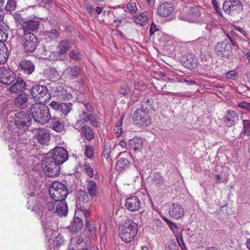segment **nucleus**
<instances>
[{
	"mask_svg": "<svg viewBox=\"0 0 250 250\" xmlns=\"http://www.w3.org/2000/svg\"><path fill=\"white\" fill-rule=\"evenodd\" d=\"M30 113L35 122L42 124L47 123L51 119L48 106L41 102L32 104L30 108Z\"/></svg>",
	"mask_w": 250,
	"mask_h": 250,
	"instance_id": "f257e3e1",
	"label": "nucleus"
},
{
	"mask_svg": "<svg viewBox=\"0 0 250 250\" xmlns=\"http://www.w3.org/2000/svg\"><path fill=\"white\" fill-rule=\"evenodd\" d=\"M138 230L137 224L132 219H127L124 224L119 227V236L122 241L129 243L136 236Z\"/></svg>",
	"mask_w": 250,
	"mask_h": 250,
	"instance_id": "f03ea898",
	"label": "nucleus"
},
{
	"mask_svg": "<svg viewBox=\"0 0 250 250\" xmlns=\"http://www.w3.org/2000/svg\"><path fill=\"white\" fill-rule=\"evenodd\" d=\"M49 192L55 202L65 200L68 193L66 186L60 182L52 183L49 187Z\"/></svg>",
	"mask_w": 250,
	"mask_h": 250,
	"instance_id": "7ed1b4c3",
	"label": "nucleus"
},
{
	"mask_svg": "<svg viewBox=\"0 0 250 250\" xmlns=\"http://www.w3.org/2000/svg\"><path fill=\"white\" fill-rule=\"evenodd\" d=\"M57 162L51 158L50 155H47L43 157L42 165L43 170L46 175L51 177H56L60 174L61 164Z\"/></svg>",
	"mask_w": 250,
	"mask_h": 250,
	"instance_id": "20e7f679",
	"label": "nucleus"
},
{
	"mask_svg": "<svg viewBox=\"0 0 250 250\" xmlns=\"http://www.w3.org/2000/svg\"><path fill=\"white\" fill-rule=\"evenodd\" d=\"M18 38L22 44L24 52L29 55L34 52L36 49L38 39L34 34L26 35L18 34Z\"/></svg>",
	"mask_w": 250,
	"mask_h": 250,
	"instance_id": "39448f33",
	"label": "nucleus"
},
{
	"mask_svg": "<svg viewBox=\"0 0 250 250\" xmlns=\"http://www.w3.org/2000/svg\"><path fill=\"white\" fill-rule=\"evenodd\" d=\"M40 18H38L34 16L32 18L29 17L28 20L21 26L19 29L18 33H20V30L22 31V34L26 35V34H33L32 32L37 31L39 28L40 21Z\"/></svg>",
	"mask_w": 250,
	"mask_h": 250,
	"instance_id": "423d86ee",
	"label": "nucleus"
},
{
	"mask_svg": "<svg viewBox=\"0 0 250 250\" xmlns=\"http://www.w3.org/2000/svg\"><path fill=\"white\" fill-rule=\"evenodd\" d=\"M31 118L29 115L24 111L18 112L15 114L14 123L19 129L23 130L27 129L31 124Z\"/></svg>",
	"mask_w": 250,
	"mask_h": 250,
	"instance_id": "0eeeda50",
	"label": "nucleus"
},
{
	"mask_svg": "<svg viewBox=\"0 0 250 250\" xmlns=\"http://www.w3.org/2000/svg\"><path fill=\"white\" fill-rule=\"evenodd\" d=\"M47 155H50L57 163L62 165L66 162L68 158L67 150L61 146H56Z\"/></svg>",
	"mask_w": 250,
	"mask_h": 250,
	"instance_id": "6e6552de",
	"label": "nucleus"
},
{
	"mask_svg": "<svg viewBox=\"0 0 250 250\" xmlns=\"http://www.w3.org/2000/svg\"><path fill=\"white\" fill-rule=\"evenodd\" d=\"M16 79L14 72L8 66L0 67V82L5 85L12 84Z\"/></svg>",
	"mask_w": 250,
	"mask_h": 250,
	"instance_id": "1a4fd4ad",
	"label": "nucleus"
},
{
	"mask_svg": "<svg viewBox=\"0 0 250 250\" xmlns=\"http://www.w3.org/2000/svg\"><path fill=\"white\" fill-rule=\"evenodd\" d=\"M215 50L217 55L220 58H229L232 53L231 46L227 41L217 43Z\"/></svg>",
	"mask_w": 250,
	"mask_h": 250,
	"instance_id": "9d476101",
	"label": "nucleus"
},
{
	"mask_svg": "<svg viewBox=\"0 0 250 250\" xmlns=\"http://www.w3.org/2000/svg\"><path fill=\"white\" fill-rule=\"evenodd\" d=\"M31 93L35 101H45L46 99L44 97L48 94V90L46 86L36 84L32 88Z\"/></svg>",
	"mask_w": 250,
	"mask_h": 250,
	"instance_id": "9b49d317",
	"label": "nucleus"
},
{
	"mask_svg": "<svg viewBox=\"0 0 250 250\" xmlns=\"http://www.w3.org/2000/svg\"><path fill=\"white\" fill-rule=\"evenodd\" d=\"M51 90L53 96L56 97L59 100L70 99L72 97L64 86L58 83L55 86H51Z\"/></svg>",
	"mask_w": 250,
	"mask_h": 250,
	"instance_id": "f8f14e48",
	"label": "nucleus"
},
{
	"mask_svg": "<svg viewBox=\"0 0 250 250\" xmlns=\"http://www.w3.org/2000/svg\"><path fill=\"white\" fill-rule=\"evenodd\" d=\"M125 206L129 211L134 212L140 209L141 202L138 197L132 196L126 199Z\"/></svg>",
	"mask_w": 250,
	"mask_h": 250,
	"instance_id": "ddd939ff",
	"label": "nucleus"
},
{
	"mask_svg": "<svg viewBox=\"0 0 250 250\" xmlns=\"http://www.w3.org/2000/svg\"><path fill=\"white\" fill-rule=\"evenodd\" d=\"M182 62L183 65L189 69H195L197 66V61L195 55L192 54H188L182 57Z\"/></svg>",
	"mask_w": 250,
	"mask_h": 250,
	"instance_id": "4468645a",
	"label": "nucleus"
},
{
	"mask_svg": "<svg viewBox=\"0 0 250 250\" xmlns=\"http://www.w3.org/2000/svg\"><path fill=\"white\" fill-rule=\"evenodd\" d=\"M35 138L41 144H46L50 140V136L45 128H39L36 131Z\"/></svg>",
	"mask_w": 250,
	"mask_h": 250,
	"instance_id": "2eb2a0df",
	"label": "nucleus"
},
{
	"mask_svg": "<svg viewBox=\"0 0 250 250\" xmlns=\"http://www.w3.org/2000/svg\"><path fill=\"white\" fill-rule=\"evenodd\" d=\"M40 219L42 222V225L44 229L45 234L46 237L50 239L53 234V229L51 228V227H52V222L50 221L51 218L49 216L45 217L43 215H42Z\"/></svg>",
	"mask_w": 250,
	"mask_h": 250,
	"instance_id": "dca6fc26",
	"label": "nucleus"
},
{
	"mask_svg": "<svg viewBox=\"0 0 250 250\" xmlns=\"http://www.w3.org/2000/svg\"><path fill=\"white\" fill-rule=\"evenodd\" d=\"M169 213L171 217L178 219L184 215V209L180 205L173 203L169 207Z\"/></svg>",
	"mask_w": 250,
	"mask_h": 250,
	"instance_id": "f3484780",
	"label": "nucleus"
},
{
	"mask_svg": "<svg viewBox=\"0 0 250 250\" xmlns=\"http://www.w3.org/2000/svg\"><path fill=\"white\" fill-rule=\"evenodd\" d=\"M173 8L170 3L165 2L159 5L157 13L162 17H166L172 14Z\"/></svg>",
	"mask_w": 250,
	"mask_h": 250,
	"instance_id": "a211bd4d",
	"label": "nucleus"
},
{
	"mask_svg": "<svg viewBox=\"0 0 250 250\" xmlns=\"http://www.w3.org/2000/svg\"><path fill=\"white\" fill-rule=\"evenodd\" d=\"M238 120V116L235 111L231 110L227 111L224 117L225 125L229 127L232 126L237 124Z\"/></svg>",
	"mask_w": 250,
	"mask_h": 250,
	"instance_id": "6ab92c4d",
	"label": "nucleus"
},
{
	"mask_svg": "<svg viewBox=\"0 0 250 250\" xmlns=\"http://www.w3.org/2000/svg\"><path fill=\"white\" fill-rule=\"evenodd\" d=\"M133 119L134 121L137 122L136 124H138L140 122L147 123L149 121V116L148 112L140 108L134 112Z\"/></svg>",
	"mask_w": 250,
	"mask_h": 250,
	"instance_id": "aec40b11",
	"label": "nucleus"
},
{
	"mask_svg": "<svg viewBox=\"0 0 250 250\" xmlns=\"http://www.w3.org/2000/svg\"><path fill=\"white\" fill-rule=\"evenodd\" d=\"M75 42L72 40H63L59 42L57 46V50L59 51L61 54L64 55L74 44Z\"/></svg>",
	"mask_w": 250,
	"mask_h": 250,
	"instance_id": "412c9836",
	"label": "nucleus"
},
{
	"mask_svg": "<svg viewBox=\"0 0 250 250\" xmlns=\"http://www.w3.org/2000/svg\"><path fill=\"white\" fill-rule=\"evenodd\" d=\"M200 16L201 12L198 7H191L188 13V20L191 22H200L201 21Z\"/></svg>",
	"mask_w": 250,
	"mask_h": 250,
	"instance_id": "4be33fe9",
	"label": "nucleus"
},
{
	"mask_svg": "<svg viewBox=\"0 0 250 250\" xmlns=\"http://www.w3.org/2000/svg\"><path fill=\"white\" fill-rule=\"evenodd\" d=\"M21 70L24 73L31 74L35 70V65L31 61L24 60L20 63Z\"/></svg>",
	"mask_w": 250,
	"mask_h": 250,
	"instance_id": "5701e85b",
	"label": "nucleus"
},
{
	"mask_svg": "<svg viewBox=\"0 0 250 250\" xmlns=\"http://www.w3.org/2000/svg\"><path fill=\"white\" fill-rule=\"evenodd\" d=\"M26 86V84L24 81L21 78H18L16 82L10 87V91L13 93H20L24 90Z\"/></svg>",
	"mask_w": 250,
	"mask_h": 250,
	"instance_id": "b1692460",
	"label": "nucleus"
},
{
	"mask_svg": "<svg viewBox=\"0 0 250 250\" xmlns=\"http://www.w3.org/2000/svg\"><path fill=\"white\" fill-rule=\"evenodd\" d=\"M81 68L77 66H69L66 68L64 74L66 75V77L70 79H74L77 78L80 75Z\"/></svg>",
	"mask_w": 250,
	"mask_h": 250,
	"instance_id": "393cba45",
	"label": "nucleus"
},
{
	"mask_svg": "<svg viewBox=\"0 0 250 250\" xmlns=\"http://www.w3.org/2000/svg\"><path fill=\"white\" fill-rule=\"evenodd\" d=\"M50 127L57 132H61L64 129V125L59 118H52Z\"/></svg>",
	"mask_w": 250,
	"mask_h": 250,
	"instance_id": "a878e982",
	"label": "nucleus"
},
{
	"mask_svg": "<svg viewBox=\"0 0 250 250\" xmlns=\"http://www.w3.org/2000/svg\"><path fill=\"white\" fill-rule=\"evenodd\" d=\"M58 202L59 203L56 206L54 212L56 213L60 217L65 216L68 213V207L66 202L65 200Z\"/></svg>",
	"mask_w": 250,
	"mask_h": 250,
	"instance_id": "bb28decb",
	"label": "nucleus"
},
{
	"mask_svg": "<svg viewBox=\"0 0 250 250\" xmlns=\"http://www.w3.org/2000/svg\"><path fill=\"white\" fill-rule=\"evenodd\" d=\"M143 141L142 139L135 137L129 140L127 147L136 151L140 150L143 146Z\"/></svg>",
	"mask_w": 250,
	"mask_h": 250,
	"instance_id": "cd10ccee",
	"label": "nucleus"
},
{
	"mask_svg": "<svg viewBox=\"0 0 250 250\" xmlns=\"http://www.w3.org/2000/svg\"><path fill=\"white\" fill-rule=\"evenodd\" d=\"M27 96L24 93L18 95L14 101V104L18 107L23 108L26 105L27 102Z\"/></svg>",
	"mask_w": 250,
	"mask_h": 250,
	"instance_id": "c85d7f7f",
	"label": "nucleus"
},
{
	"mask_svg": "<svg viewBox=\"0 0 250 250\" xmlns=\"http://www.w3.org/2000/svg\"><path fill=\"white\" fill-rule=\"evenodd\" d=\"M130 166V163L125 158H120L116 163V169L119 172L125 170Z\"/></svg>",
	"mask_w": 250,
	"mask_h": 250,
	"instance_id": "c756f323",
	"label": "nucleus"
},
{
	"mask_svg": "<svg viewBox=\"0 0 250 250\" xmlns=\"http://www.w3.org/2000/svg\"><path fill=\"white\" fill-rule=\"evenodd\" d=\"M83 226L82 220L79 217H74L73 221L70 226V230L71 232H76L80 230Z\"/></svg>",
	"mask_w": 250,
	"mask_h": 250,
	"instance_id": "7c9ffc66",
	"label": "nucleus"
},
{
	"mask_svg": "<svg viewBox=\"0 0 250 250\" xmlns=\"http://www.w3.org/2000/svg\"><path fill=\"white\" fill-rule=\"evenodd\" d=\"M81 132L84 137L88 141H91L94 138V134L91 128L88 125H83L81 127Z\"/></svg>",
	"mask_w": 250,
	"mask_h": 250,
	"instance_id": "2f4dec72",
	"label": "nucleus"
},
{
	"mask_svg": "<svg viewBox=\"0 0 250 250\" xmlns=\"http://www.w3.org/2000/svg\"><path fill=\"white\" fill-rule=\"evenodd\" d=\"M153 101L151 99L145 97L143 99L141 103L140 108L146 111L149 113L150 110L153 109L152 105Z\"/></svg>",
	"mask_w": 250,
	"mask_h": 250,
	"instance_id": "473e14b6",
	"label": "nucleus"
},
{
	"mask_svg": "<svg viewBox=\"0 0 250 250\" xmlns=\"http://www.w3.org/2000/svg\"><path fill=\"white\" fill-rule=\"evenodd\" d=\"M243 129L240 134V138H243L245 135L248 136H250V120H243Z\"/></svg>",
	"mask_w": 250,
	"mask_h": 250,
	"instance_id": "72a5a7b5",
	"label": "nucleus"
},
{
	"mask_svg": "<svg viewBox=\"0 0 250 250\" xmlns=\"http://www.w3.org/2000/svg\"><path fill=\"white\" fill-rule=\"evenodd\" d=\"M87 190L91 198L95 197L97 193V187L95 182L92 180L88 181Z\"/></svg>",
	"mask_w": 250,
	"mask_h": 250,
	"instance_id": "f704fd0d",
	"label": "nucleus"
},
{
	"mask_svg": "<svg viewBox=\"0 0 250 250\" xmlns=\"http://www.w3.org/2000/svg\"><path fill=\"white\" fill-rule=\"evenodd\" d=\"M132 20L136 24L140 26H144L147 22L148 19L144 13H142L138 16L132 18Z\"/></svg>",
	"mask_w": 250,
	"mask_h": 250,
	"instance_id": "c9c22d12",
	"label": "nucleus"
},
{
	"mask_svg": "<svg viewBox=\"0 0 250 250\" xmlns=\"http://www.w3.org/2000/svg\"><path fill=\"white\" fill-rule=\"evenodd\" d=\"M9 56L7 48L4 44L0 45V64L4 63Z\"/></svg>",
	"mask_w": 250,
	"mask_h": 250,
	"instance_id": "e433bc0d",
	"label": "nucleus"
},
{
	"mask_svg": "<svg viewBox=\"0 0 250 250\" xmlns=\"http://www.w3.org/2000/svg\"><path fill=\"white\" fill-rule=\"evenodd\" d=\"M72 109L71 103H62L59 113L61 116H65Z\"/></svg>",
	"mask_w": 250,
	"mask_h": 250,
	"instance_id": "4c0bfd02",
	"label": "nucleus"
},
{
	"mask_svg": "<svg viewBox=\"0 0 250 250\" xmlns=\"http://www.w3.org/2000/svg\"><path fill=\"white\" fill-rule=\"evenodd\" d=\"M152 182L157 187H161L164 184V179L159 173H155L153 175Z\"/></svg>",
	"mask_w": 250,
	"mask_h": 250,
	"instance_id": "58836bf2",
	"label": "nucleus"
},
{
	"mask_svg": "<svg viewBox=\"0 0 250 250\" xmlns=\"http://www.w3.org/2000/svg\"><path fill=\"white\" fill-rule=\"evenodd\" d=\"M62 55L59 52V51L57 50V51H49V53L48 55V58L50 61H57L59 60H62Z\"/></svg>",
	"mask_w": 250,
	"mask_h": 250,
	"instance_id": "ea45409f",
	"label": "nucleus"
},
{
	"mask_svg": "<svg viewBox=\"0 0 250 250\" xmlns=\"http://www.w3.org/2000/svg\"><path fill=\"white\" fill-rule=\"evenodd\" d=\"M45 35L51 40L57 39L60 35V33L57 30L55 29L46 32Z\"/></svg>",
	"mask_w": 250,
	"mask_h": 250,
	"instance_id": "a19ab883",
	"label": "nucleus"
},
{
	"mask_svg": "<svg viewBox=\"0 0 250 250\" xmlns=\"http://www.w3.org/2000/svg\"><path fill=\"white\" fill-rule=\"evenodd\" d=\"M230 4V10L231 12L239 10L242 7V2L239 0H229Z\"/></svg>",
	"mask_w": 250,
	"mask_h": 250,
	"instance_id": "79ce46f5",
	"label": "nucleus"
},
{
	"mask_svg": "<svg viewBox=\"0 0 250 250\" xmlns=\"http://www.w3.org/2000/svg\"><path fill=\"white\" fill-rule=\"evenodd\" d=\"M13 16L16 21V22L18 23V24L21 25V26L22 24L25 21L23 16L19 12H16L14 13L13 15Z\"/></svg>",
	"mask_w": 250,
	"mask_h": 250,
	"instance_id": "37998d69",
	"label": "nucleus"
},
{
	"mask_svg": "<svg viewBox=\"0 0 250 250\" xmlns=\"http://www.w3.org/2000/svg\"><path fill=\"white\" fill-rule=\"evenodd\" d=\"M69 57L76 61H79L82 59V54L77 50H72L69 53Z\"/></svg>",
	"mask_w": 250,
	"mask_h": 250,
	"instance_id": "c03bdc74",
	"label": "nucleus"
},
{
	"mask_svg": "<svg viewBox=\"0 0 250 250\" xmlns=\"http://www.w3.org/2000/svg\"><path fill=\"white\" fill-rule=\"evenodd\" d=\"M90 114L87 112L83 111L82 114L80 115V119L78 120L77 122L79 124H83L89 121Z\"/></svg>",
	"mask_w": 250,
	"mask_h": 250,
	"instance_id": "a18cd8bd",
	"label": "nucleus"
},
{
	"mask_svg": "<svg viewBox=\"0 0 250 250\" xmlns=\"http://www.w3.org/2000/svg\"><path fill=\"white\" fill-rule=\"evenodd\" d=\"M16 3L13 0H7L5 6V10L8 12H11L15 9Z\"/></svg>",
	"mask_w": 250,
	"mask_h": 250,
	"instance_id": "49530a36",
	"label": "nucleus"
},
{
	"mask_svg": "<svg viewBox=\"0 0 250 250\" xmlns=\"http://www.w3.org/2000/svg\"><path fill=\"white\" fill-rule=\"evenodd\" d=\"M119 93L125 97H127L131 95L132 91L128 86L124 85L120 90Z\"/></svg>",
	"mask_w": 250,
	"mask_h": 250,
	"instance_id": "de8ad7c7",
	"label": "nucleus"
},
{
	"mask_svg": "<svg viewBox=\"0 0 250 250\" xmlns=\"http://www.w3.org/2000/svg\"><path fill=\"white\" fill-rule=\"evenodd\" d=\"M63 238L60 234H58L53 240V245L54 247H58L61 246L63 243Z\"/></svg>",
	"mask_w": 250,
	"mask_h": 250,
	"instance_id": "09e8293b",
	"label": "nucleus"
},
{
	"mask_svg": "<svg viewBox=\"0 0 250 250\" xmlns=\"http://www.w3.org/2000/svg\"><path fill=\"white\" fill-rule=\"evenodd\" d=\"M85 173L87 176L91 178L93 176V170L91 166L88 163H85L83 165Z\"/></svg>",
	"mask_w": 250,
	"mask_h": 250,
	"instance_id": "8fccbe9b",
	"label": "nucleus"
},
{
	"mask_svg": "<svg viewBox=\"0 0 250 250\" xmlns=\"http://www.w3.org/2000/svg\"><path fill=\"white\" fill-rule=\"evenodd\" d=\"M122 125V121H118L116 127L114 129L113 131L116 137H119L122 133V128L121 127Z\"/></svg>",
	"mask_w": 250,
	"mask_h": 250,
	"instance_id": "3c124183",
	"label": "nucleus"
},
{
	"mask_svg": "<svg viewBox=\"0 0 250 250\" xmlns=\"http://www.w3.org/2000/svg\"><path fill=\"white\" fill-rule=\"evenodd\" d=\"M85 227L88 229L91 235L94 234L96 229L94 224L90 222L89 221L86 220L85 222Z\"/></svg>",
	"mask_w": 250,
	"mask_h": 250,
	"instance_id": "603ef678",
	"label": "nucleus"
},
{
	"mask_svg": "<svg viewBox=\"0 0 250 250\" xmlns=\"http://www.w3.org/2000/svg\"><path fill=\"white\" fill-rule=\"evenodd\" d=\"M111 153V146L108 143H104V149L103 151L104 155L106 159L110 157Z\"/></svg>",
	"mask_w": 250,
	"mask_h": 250,
	"instance_id": "864d4df0",
	"label": "nucleus"
},
{
	"mask_svg": "<svg viewBox=\"0 0 250 250\" xmlns=\"http://www.w3.org/2000/svg\"><path fill=\"white\" fill-rule=\"evenodd\" d=\"M80 196L79 199L83 203H87L89 201V197L85 191H80L79 192Z\"/></svg>",
	"mask_w": 250,
	"mask_h": 250,
	"instance_id": "5fc2aeb1",
	"label": "nucleus"
},
{
	"mask_svg": "<svg viewBox=\"0 0 250 250\" xmlns=\"http://www.w3.org/2000/svg\"><path fill=\"white\" fill-rule=\"evenodd\" d=\"M55 202H52L51 200L47 201L45 203V208L47 209L49 211H54L55 210Z\"/></svg>",
	"mask_w": 250,
	"mask_h": 250,
	"instance_id": "6e6d98bb",
	"label": "nucleus"
},
{
	"mask_svg": "<svg viewBox=\"0 0 250 250\" xmlns=\"http://www.w3.org/2000/svg\"><path fill=\"white\" fill-rule=\"evenodd\" d=\"M84 6L87 12L90 15H92L94 12V7L92 4L89 1L85 0L84 1Z\"/></svg>",
	"mask_w": 250,
	"mask_h": 250,
	"instance_id": "4d7b16f0",
	"label": "nucleus"
},
{
	"mask_svg": "<svg viewBox=\"0 0 250 250\" xmlns=\"http://www.w3.org/2000/svg\"><path fill=\"white\" fill-rule=\"evenodd\" d=\"M86 157L89 158L92 157L93 155V148L91 146H86L85 150L84 152Z\"/></svg>",
	"mask_w": 250,
	"mask_h": 250,
	"instance_id": "13d9d810",
	"label": "nucleus"
},
{
	"mask_svg": "<svg viewBox=\"0 0 250 250\" xmlns=\"http://www.w3.org/2000/svg\"><path fill=\"white\" fill-rule=\"evenodd\" d=\"M127 8L131 14L135 13L137 11V7L135 2H130L127 4Z\"/></svg>",
	"mask_w": 250,
	"mask_h": 250,
	"instance_id": "bf43d9fd",
	"label": "nucleus"
},
{
	"mask_svg": "<svg viewBox=\"0 0 250 250\" xmlns=\"http://www.w3.org/2000/svg\"><path fill=\"white\" fill-rule=\"evenodd\" d=\"M176 240L178 245L180 247L182 250H187L185 244L184 242L183 238L181 235L177 236Z\"/></svg>",
	"mask_w": 250,
	"mask_h": 250,
	"instance_id": "052dcab7",
	"label": "nucleus"
},
{
	"mask_svg": "<svg viewBox=\"0 0 250 250\" xmlns=\"http://www.w3.org/2000/svg\"><path fill=\"white\" fill-rule=\"evenodd\" d=\"M62 103H60L58 102L52 101L50 104L49 105L54 109L58 113L60 110V106Z\"/></svg>",
	"mask_w": 250,
	"mask_h": 250,
	"instance_id": "680f3d73",
	"label": "nucleus"
},
{
	"mask_svg": "<svg viewBox=\"0 0 250 250\" xmlns=\"http://www.w3.org/2000/svg\"><path fill=\"white\" fill-rule=\"evenodd\" d=\"M0 36L1 37V40H6L8 38V34L6 33V30L4 26L0 24Z\"/></svg>",
	"mask_w": 250,
	"mask_h": 250,
	"instance_id": "e2e57ef3",
	"label": "nucleus"
},
{
	"mask_svg": "<svg viewBox=\"0 0 250 250\" xmlns=\"http://www.w3.org/2000/svg\"><path fill=\"white\" fill-rule=\"evenodd\" d=\"M230 1L227 0H226L223 4V9L226 13H230L231 12L230 10Z\"/></svg>",
	"mask_w": 250,
	"mask_h": 250,
	"instance_id": "0e129e2a",
	"label": "nucleus"
},
{
	"mask_svg": "<svg viewBox=\"0 0 250 250\" xmlns=\"http://www.w3.org/2000/svg\"><path fill=\"white\" fill-rule=\"evenodd\" d=\"M89 121L92 125L96 127L98 126L99 123L97 120V118L95 116L93 115V114H90Z\"/></svg>",
	"mask_w": 250,
	"mask_h": 250,
	"instance_id": "69168bd1",
	"label": "nucleus"
},
{
	"mask_svg": "<svg viewBox=\"0 0 250 250\" xmlns=\"http://www.w3.org/2000/svg\"><path fill=\"white\" fill-rule=\"evenodd\" d=\"M168 250H179L178 246L174 240H172L167 246Z\"/></svg>",
	"mask_w": 250,
	"mask_h": 250,
	"instance_id": "338daca9",
	"label": "nucleus"
},
{
	"mask_svg": "<svg viewBox=\"0 0 250 250\" xmlns=\"http://www.w3.org/2000/svg\"><path fill=\"white\" fill-rule=\"evenodd\" d=\"M238 106L243 109H246L250 111V103L246 102H242L238 103Z\"/></svg>",
	"mask_w": 250,
	"mask_h": 250,
	"instance_id": "774afa93",
	"label": "nucleus"
}]
</instances>
